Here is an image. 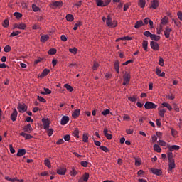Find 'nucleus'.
Masks as SVG:
<instances>
[{"label": "nucleus", "mask_w": 182, "mask_h": 182, "mask_svg": "<svg viewBox=\"0 0 182 182\" xmlns=\"http://www.w3.org/2000/svg\"><path fill=\"white\" fill-rule=\"evenodd\" d=\"M168 159L169 161L168 170V171H173L176 168V162L174 161V158H173V154L171 152L168 153Z\"/></svg>", "instance_id": "obj_1"}, {"label": "nucleus", "mask_w": 182, "mask_h": 182, "mask_svg": "<svg viewBox=\"0 0 182 182\" xmlns=\"http://www.w3.org/2000/svg\"><path fill=\"white\" fill-rule=\"evenodd\" d=\"M106 24L109 28H116L117 26V21H112V17L108 15Z\"/></svg>", "instance_id": "obj_2"}, {"label": "nucleus", "mask_w": 182, "mask_h": 182, "mask_svg": "<svg viewBox=\"0 0 182 182\" xmlns=\"http://www.w3.org/2000/svg\"><path fill=\"white\" fill-rule=\"evenodd\" d=\"M28 28V26L24 22L16 23L13 26V29H20L21 31H25Z\"/></svg>", "instance_id": "obj_3"}, {"label": "nucleus", "mask_w": 182, "mask_h": 182, "mask_svg": "<svg viewBox=\"0 0 182 182\" xmlns=\"http://www.w3.org/2000/svg\"><path fill=\"white\" fill-rule=\"evenodd\" d=\"M97 6L103 8L105 6H107L112 0H95Z\"/></svg>", "instance_id": "obj_4"}, {"label": "nucleus", "mask_w": 182, "mask_h": 182, "mask_svg": "<svg viewBox=\"0 0 182 182\" xmlns=\"http://www.w3.org/2000/svg\"><path fill=\"white\" fill-rule=\"evenodd\" d=\"M144 107L146 110H150L151 109H157V105L154 104V102L148 101L145 103Z\"/></svg>", "instance_id": "obj_5"}, {"label": "nucleus", "mask_w": 182, "mask_h": 182, "mask_svg": "<svg viewBox=\"0 0 182 182\" xmlns=\"http://www.w3.org/2000/svg\"><path fill=\"white\" fill-rule=\"evenodd\" d=\"M41 122L43 124L44 130H48L50 126V120H49V118H43Z\"/></svg>", "instance_id": "obj_6"}, {"label": "nucleus", "mask_w": 182, "mask_h": 182, "mask_svg": "<svg viewBox=\"0 0 182 182\" xmlns=\"http://www.w3.org/2000/svg\"><path fill=\"white\" fill-rule=\"evenodd\" d=\"M18 109L19 113H25V112L28 110V107L26 106V105L23 103V104L19 103L18 105Z\"/></svg>", "instance_id": "obj_7"}, {"label": "nucleus", "mask_w": 182, "mask_h": 182, "mask_svg": "<svg viewBox=\"0 0 182 182\" xmlns=\"http://www.w3.org/2000/svg\"><path fill=\"white\" fill-rule=\"evenodd\" d=\"M51 6L54 9H56V8H60L61 6H63V1H54L51 4Z\"/></svg>", "instance_id": "obj_8"}, {"label": "nucleus", "mask_w": 182, "mask_h": 182, "mask_svg": "<svg viewBox=\"0 0 182 182\" xmlns=\"http://www.w3.org/2000/svg\"><path fill=\"white\" fill-rule=\"evenodd\" d=\"M18 118V111L16 109H13V113L11 114L10 119L12 122H16V119Z\"/></svg>", "instance_id": "obj_9"}, {"label": "nucleus", "mask_w": 182, "mask_h": 182, "mask_svg": "<svg viewBox=\"0 0 182 182\" xmlns=\"http://www.w3.org/2000/svg\"><path fill=\"white\" fill-rule=\"evenodd\" d=\"M150 46L153 50H159L160 47L159 46V43L156 41H151Z\"/></svg>", "instance_id": "obj_10"}, {"label": "nucleus", "mask_w": 182, "mask_h": 182, "mask_svg": "<svg viewBox=\"0 0 182 182\" xmlns=\"http://www.w3.org/2000/svg\"><path fill=\"white\" fill-rule=\"evenodd\" d=\"M66 168L60 167L57 169V174H58L59 176H65L66 174Z\"/></svg>", "instance_id": "obj_11"}, {"label": "nucleus", "mask_w": 182, "mask_h": 182, "mask_svg": "<svg viewBox=\"0 0 182 182\" xmlns=\"http://www.w3.org/2000/svg\"><path fill=\"white\" fill-rule=\"evenodd\" d=\"M159 0H152L151 1L150 8H152V9H157V8H159Z\"/></svg>", "instance_id": "obj_12"}, {"label": "nucleus", "mask_w": 182, "mask_h": 182, "mask_svg": "<svg viewBox=\"0 0 182 182\" xmlns=\"http://www.w3.org/2000/svg\"><path fill=\"white\" fill-rule=\"evenodd\" d=\"M151 171L155 176H161V174H163V171L161 169L152 168H151Z\"/></svg>", "instance_id": "obj_13"}, {"label": "nucleus", "mask_w": 182, "mask_h": 182, "mask_svg": "<svg viewBox=\"0 0 182 182\" xmlns=\"http://www.w3.org/2000/svg\"><path fill=\"white\" fill-rule=\"evenodd\" d=\"M171 28H170L168 26L166 27L165 31H164V33L166 39H168V38H170V33H171Z\"/></svg>", "instance_id": "obj_14"}, {"label": "nucleus", "mask_w": 182, "mask_h": 182, "mask_svg": "<svg viewBox=\"0 0 182 182\" xmlns=\"http://www.w3.org/2000/svg\"><path fill=\"white\" fill-rule=\"evenodd\" d=\"M167 148L169 151H174V150H180V146L178 145H167Z\"/></svg>", "instance_id": "obj_15"}, {"label": "nucleus", "mask_w": 182, "mask_h": 182, "mask_svg": "<svg viewBox=\"0 0 182 182\" xmlns=\"http://www.w3.org/2000/svg\"><path fill=\"white\" fill-rule=\"evenodd\" d=\"M130 74H125V76L124 77L123 86H126V85H127L129 82H130Z\"/></svg>", "instance_id": "obj_16"}, {"label": "nucleus", "mask_w": 182, "mask_h": 182, "mask_svg": "<svg viewBox=\"0 0 182 182\" xmlns=\"http://www.w3.org/2000/svg\"><path fill=\"white\" fill-rule=\"evenodd\" d=\"M69 122V117L68 116H63L61 118L60 124L62 126H65V124H68V122Z\"/></svg>", "instance_id": "obj_17"}, {"label": "nucleus", "mask_w": 182, "mask_h": 182, "mask_svg": "<svg viewBox=\"0 0 182 182\" xmlns=\"http://www.w3.org/2000/svg\"><path fill=\"white\" fill-rule=\"evenodd\" d=\"M26 154V150L25 149H21L18 150L17 157H22V156H25Z\"/></svg>", "instance_id": "obj_18"}, {"label": "nucleus", "mask_w": 182, "mask_h": 182, "mask_svg": "<svg viewBox=\"0 0 182 182\" xmlns=\"http://www.w3.org/2000/svg\"><path fill=\"white\" fill-rule=\"evenodd\" d=\"M73 119H77L79 116H80V109H75L72 114Z\"/></svg>", "instance_id": "obj_19"}, {"label": "nucleus", "mask_w": 182, "mask_h": 182, "mask_svg": "<svg viewBox=\"0 0 182 182\" xmlns=\"http://www.w3.org/2000/svg\"><path fill=\"white\" fill-rule=\"evenodd\" d=\"M20 136H22L23 137H24V139L26 140H31V139H32V137H33L32 135H31L29 134H26L25 132H21L20 134Z\"/></svg>", "instance_id": "obj_20"}, {"label": "nucleus", "mask_w": 182, "mask_h": 182, "mask_svg": "<svg viewBox=\"0 0 182 182\" xmlns=\"http://www.w3.org/2000/svg\"><path fill=\"white\" fill-rule=\"evenodd\" d=\"M70 173L71 177H75V176H77L79 172L76 170L75 167H72L70 171Z\"/></svg>", "instance_id": "obj_21"}, {"label": "nucleus", "mask_w": 182, "mask_h": 182, "mask_svg": "<svg viewBox=\"0 0 182 182\" xmlns=\"http://www.w3.org/2000/svg\"><path fill=\"white\" fill-rule=\"evenodd\" d=\"M23 132H26L27 133H31V132H32V127H31V124H28L27 125H26L23 129Z\"/></svg>", "instance_id": "obj_22"}, {"label": "nucleus", "mask_w": 182, "mask_h": 182, "mask_svg": "<svg viewBox=\"0 0 182 182\" xmlns=\"http://www.w3.org/2000/svg\"><path fill=\"white\" fill-rule=\"evenodd\" d=\"M144 23H143V21L139 20L135 23L134 28L135 29H139V28H141Z\"/></svg>", "instance_id": "obj_23"}, {"label": "nucleus", "mask_w": 182, "mask_h": 182, "mask_svg": "<svg viewBox=\"0 0 182 182\" xmlns=\"http://www.w3.org/2000/svg\"><path fill=\"white\" fill-rule=\"evenodd\" d=\"M82 141L83 143H89V134L84 133L82 134Z\"/></svg>", "instance_id": "obj_24"}, {"label": "nucleus", "mask_w": 182, "mask_h": 182, "mask_svg": "<svg viewBox=\"0 0 182 182\" xmlns=\"http://www.w3.org/2000/svg\"><path fill=\"white\" fill-rule=\"evenodd\" d=\"M156 75L159 77H164L166 76V73L164 72H161L160 68H156Z\"/></svg>", "instance_id": "obj_25"}, {"label": "nucleus", "mask_w": 182, "mask_h": 182, "mask_svg": "<svg viewBox=\"0 0 182 182\" xmlns=\"http://www.w3.org/2000/svg\"><path fill=\"white\" fill-rule=\"evenodd\" d=\"M161 106H163V107H166V109H168L169 112H171L173 110V107H171V105H170V104H168V102H163L161 104Z\"/></svg>", "instance_id": "obj_26"}, {"label": "nucleus", "mask_w": 182, "mask_h": 182, "mask_svg": "<svg viewBox=\"0 0 182 182\" xmlns=\"http://www.w3.org/2000/svg\"><path fill=\"white\" fill-rule=\"evenodd\" d=\"M40 41L41 42H43V43H45V42H47V41H49V36L48 35L41 36Z\"/></svg>", "instance_id": "obj_27"}, {"label": "nucleus", "mask_w": 182, "mask_h": 182, "mask_svg": "<svg viewBox=\"0 0 182 182\" xmlns=\"http://www.w3.org/2000/svg\"><path fill=\"white\" fill-rule=\"evenodd\" d=\"M158 110L159 112V116L161 117H164V114H166V110L163 107H161L160 108H158Z\"/></svg>", "instance_id": "obj_28"}, {"label": "nucleus", "mask_w": 182, "mask_h": 182, "mask_svg": "<svg viewBox=\"0 0 182 182\" xmlns=\"http://www.w3.org/2000/svg\"><path fill=\"white\" fill-rule=\"evenodd\" d=\"M44 165L48 167V168H52V165L50 164V161L48 159H46L44 160Z\"/></svg>", "instance_id": "obj_29"}, {"label": "nucleus", "mask_w": 182, "mask_h": 182, "mask_svg": "<svg viewBox=\"0 0 182 182\" xmlns=\"http://www.w3.org/2000/svg\"><path fill=\"white\" fill-rule=\"evenodd\" d=\"M168 23V18L167 16H164L161 20V25L163 26V25H167Z\"/></svg>", "instance_id": "obj_30"}, {"label": "nucleus", "mask_w": 182, "mask_h": 182, "mask_svg": "<svg viewBox=\"0 0 182 182\" xmlns=\"http://www.w3.org/2000/svg\"><path fill=\"white\" fill-rule=\"evenodd\" d=\"M154 150L156 151V153H161V148L159 144H154Z\"/></svg>", "instance_id": "obj_31"}, {"label": "nucleus", "mask_w": 182, "mask_h": 182, "mask_svg": "<svg viewBox=\"0 0 182 182\" xmlns=\"http://www.w3.org/2000/svg\"><path fill=\"white\" fill-rule=\"evenodd\" d=\"M65 19L68 21V22H73V21L75 19L73 17V15L72 14H67L65 16Z\"/></svg>", "instance_id": "obj_32"}, {"label": "nucleus", "mask_w": 182, "mask_h": 182, "mask_svg": "<svg viewBox=\"0 0 182 182\" xmlns=\"http://www.w3.org/2000/svg\"><path fill=\"white\" fill-rule=\"evenodd\" d=\"M114 69H115V71L117 72V73H119V70L120 69V66L119 65V60H116L114 62Z\"/></svg>", "instance_id": "obj_33"}, {"label": "nucleus", "mask_w": 182, "mask_h": 182, "mask_svg": "<svg viewBox=\"0 0 182 182\" xmlns=\"http://www.w3.org/2000/svg\"><path fill=\"white\" fill-rule=\"evenodd\" d=\"M148 46H149V42L146 40L143 41V43H142V48L143 49L147 52V48H148Z\"/></svg>", "instance_id": "obj_34"}, {"label": "nucleus", "mask_w": 182, "mask_h": 182, "mask_svg": "<svg viewBox=\"0 0 182 182\" xmlns=\"http://www.w3.org/2000/svg\"><path fill=\"white\" fill-rule=\"evenodd\" d=\"M151 39L152 41H160L161 37H160V36H159V35L151 34Z\"/></svg>", "instance_id": "obj_35"}, {"label": "nucleus", "mask_w": 182, "mask_h": 182, "mask_svg": "<svg viewBox=\"0 0 182 182\" xmlns=\"http://www.w3.org/2000/svg\"><path fill=\"white\" fill-rule=\"evenodd\" d=\"M21 32L20 31H13L11 34H10V38H14V36H18V35H21Z\"/></svg>", "instance_id": "obj_36"}, {"label": "nucleus", "mask_w": 182, "mask_h": 182, "mask_svg": "<svg viewBox=\"0 0 182 182\" xmlns=\"http://www.w3.org/2000/svg\"><path fill=\"white\" fill-rule=\"evenodd\" d=\"M50 93H52V90L48 88H44V91L41 92V95H50Z\"/></svg>", "instance_id": "obj_37"}, {"label": "nucleus", "mask_w": 182, "mask_h": 182, "mask_svg": "<svg viewBox=\"0 0 182 182\" xmlns=\"http://www.w3.org/2000/svg\"><path fill=\"white\" fill-rule=\"evenodd\" d=\"M138 6L141 8H144L146 6V0H139Z\"/></svg>", "instance_id": "obj_38"}, {"label": "nucleus", "mask_w": 182, "mask_h": 182, "mask_svg": "<svg viewBox=\"0 0 182 182\" xmlns=\"http://www.w3.org/2000/svg\"><path fill=\"white\" fill-rule=\"evenodd\" d=\"M64 87L68 90V92H73V87L69 84H65Z\"/></svg>", "instance_id": "obj_39"}, {"label": "nucleus", "mask_w": 182, "mask_h": 182, "mask_svg": "<svg viewBox=\"0 0 182 182\" xmlns=\"http://www.w3.org/2000/svg\"><path fill=\"white\" fill-rule=\"evenodd\" d=\"M79 129L75 128L74 132H73V136L74 137H75L76 139H79Z\"/></svg>", "instance_id": "obj_40"}, {"label": "nucleus", "mask_w": 182, "mask_h": 182, "mask_svg": "<svg viewBox=\"0 0 182 182\" xmlns=\"http://www.w3.org/2000/svg\"><path fill=\"white\" fill-rule=\"evenodd\" d=\"M89 177H90L89 173H85V174L81 178H82V179L85 182H87V181H89Z\"/></svg>", "instance_id": "obj_41"}, {"label": "nucleus", "mask_w": 182, "mask_h": 182, "mask_svg": "<svg viewBox=\"0 0 182 182\" xmlns=\"http://www.w3.org/2000/svg\"><path fill=\"white\" fill-rule=\"evenodd\" d=\"M159 146H161L162 147H166V146H167V142L166 141H164V140H161L160 139L159 141H158Z\"/></svg>", "instance_id": "obj_42"}, {"label": "nucleus", "mask_w": 182, "mask_h": 182, "mask_svg": "<svg viewBox=\"0 0 182 182\" xmlns=\"http://www.w3.org/2000/svg\"><path fill=\"white\" fill-rule=\"evenodd\" d=\"M3 28H8L9 26V20L5 19L2 23Z\"/></svg>", "instance_id": "obj_43"}, {"label": "nucleus", "mask_w": 182, "mask_h": 182, "mask_svg": "<svg viewBox=\"0 0 182 182\" xmlns=\"http://www.w3.org/2000/svg\"><path fill=\"white\" fill-rule=\"evenodd\" d=\"M56 48H51L48 51V55H56Z\"/></svg>", "instance_id": "obj_44"}, {"label": "nucleus", "mask_w": 182, "mask_h": 182, "mask_svg": "<svg viewBox=\"0 0 182 182\" xmlns=\"http://www.w3.org/2000/svg\"><path fill=\"white\" fill-rule=\"evenodd\" d=\"M50 72L49 69H44L41 73V76L45 77L47 76L48 74Z\"/></svg>", "instance_id": "obj_45"}, {"label": "nucleus", "mask_w": 182, "mask_h": 182, "mask_svg": "<svg viewBox=\"0 0 182 182\" xmlns=\"http://www.w3.org/2000/svg\"><path fill=\"white\" fill-rule=\"evenodd\" d=\"M79 26H82V22L77 21V23L75 24V26L73 27V31H77V28H79Z\"/></svg>", "instance_id": "obj_46"}, {"label": "nucleus", "mask_w": 182, "mask_h": 182, "mask_svg": "<svg viewBox=\"0 0 182 182\" xmlns=\"http://www.w3.org/2000/svg\"><path fill=\"white\" fill-rule=\"evenodd\" d=\"M69 52L73 53V55H76V53H77V48H76V47H74L73 48H69Z\"/></svg>", "instance_id": "obj_47"}, {"label": "nucleus", "mask_w": 182, "mask_h": 182, "mask_svg": "<svg viewBox=\"0 0 182 182\" xmlns=\"http://www.w3.org/2000/svg\"><path fill=\"white\" fill-rule=\"evenodd\" d=\"M128 100H129V102H132V103H134V102H137V97H136L135 96L129 97Z\"/></svg>", "instance_id": "obj_48"}, {"label": "nucleus", "mask_w": 182, "mask_h": 182, "mask_svg": "<svg viewBox=\"0 0 182 182\" xmlns=\"http://www.w3.org/2000/svg\"><path fill=\"white\" fill-rule=\"evenodd\" d=\"M159 65L164 66V59H163L161 57H159Z\"/></svg>", "instance_id": "obj_49"}, {"label": "nucleus", "mask_w": 182, "mask_h": 182, "mask_svg": "<svg viewBox=\"0 0 182 182\" xmlns=\"http://www.w3.org/2000/svg\"><path fill=\"white\" fill-rule=\"evenodd\" d=\"M109 113H110V109H107L102 111L101 112V114H102V116H107V114H109Z\"/></svg>", "instance_id": "obj_50"}, {"label": "nucleus", "mask_w": 182, "mask_h": 182, "mask_svg": "<svg viewBox=\"0 0 182 182\" xmlns=\"http://www.w3.org/2000/svg\"><path fill=\"white\" fill-rule=\"evenodd\" d=\"M100 150H102V151H105V153H109V148L105 146H100Z\"/></svg>", "instance_id": "obj_51"}, {"label": "nucleus", "mask_w": 182, "mask_h": 182, "mask_svg": "<svg viewBox=\"0 0 182 182\" xmlns=\"http://www.w3.org/2000/svg\"><path fill=\"white\" fill-rule=\"evenodd\" d=\"M123 120L124 122H130V120H131L130 116H129L128 114H124L123 116Z\"/></svg>", "instance_id": "obj_52"}, {"label": "nucleus", "mask_w": 182, "mask_h": 182, "mask_svg": "<svg viewBox=\"0 0 182 182\" xmlns=\"http://www.w3.org/2000/svg\"><path fill=\"white\" fill-rule=\"evenodd\" d=\"M141 165V161L139 159H135V166L136 167H140Z\"/></svg>", "instance_id": "obj_53"}, {"label": "nucleus", "mask_w": 182, "mask_h": 182, "mask_svg": "<svg viewBox=\"0 0 182 182\" xmlns=\"http://www.w3.org/2000/svg\"><path fill=\"white\" fill-rule=\"evenodd\" d=\"M171 135L173 136V137H176V136H177V130L174 129L173 128L171 129Z\"/></svg>", "instance_id": "obj_54"}, {"label": "nucleus", "mask_w": 182, "mask_h": 182, "mask_svg": "<svg viewBox=\"0 0 182 182\" xmlns=\"http://www.w3.org/2000/svg\"><path fill=\"white\" fill-rule=\"evenodd\" d=\"M47 134L48 136H50L52 134H53V129H47Z\"/></svg>", "instance_id": "obj_55"}, {"label": "nucleus", "mask_w": 182, "mask_h": 182, "mask_svg": "<svg viewBox=\"0 0 182 182\" xmlns=\"http://www.w3.org/2000/svg\"><path fill=\"white\" fill-rule=\"evenodd\" d=\"M14 16L17 18V19H19V18H22V14L19 12H15L14 13Z\"/></svg>", "instance_id": "obj_56"}, {"label": "nucleus", "mask_w": 182, "mask_h": 182, "mask_svg": "<svg viewBox=\"0 0 182 182\" xmlns=\"http://www.w3.org/2000/svg\"><path fill=\"white\" fill-rule=\"evenodd\" d=\"M11 48L9 46H6L4 47V51L6 52V53H8L9 52H11Z\"/></svg>", "instance_id": "obj_57"}, {"label": "nucleus", "mask_w": 182, "mask_h": 182, "mask_svg": "<svg viewBox=\"0 0 182 182\" xmlns=\"http://www.w3.org/2000/svg\"><path fill=\"white\" fill-rule=\"evenodd\" d=\"M37 99H38V100L41 102V103H46V100H45V98H43L41 96H38Z\"/></svg>", "instance_id": "obj_58"}, {"label": "nucleus", "mask_w": 182, "mask_h": 182, "mask_svg": "<svg viewBox=\"0 0 182 182\" xmlns=\"http://www.w3.org/2000/svg\"><path fill=\"white\" fill-rule=\"evenodd\" d=\"M5 180H7V181H11V182L16 181V178H10L9 176H6Z\"/></svg>", "instance_id": "obj_59"}, {"label": "nucleus", "mask_w": 182, "mask_h": 182, "mask_svg": "<svg viewBox=\"0 0 182 182\" xmlns=\"http://www.w3.org/2000/svg\"><path fill=\"white\" fill-rule=\"evenodd\" d=\"M81 166H82V167H87L89 162L86 161H82L80 162Z\"/></svg>", "instance_id": "obj_60"}, {"label": "nucleus", "mask_w": 182, "mask_h": 182, "mask_svg": "<svg viewBox=\"0 0 182 182\" xmlns=\"http://www.w3.org/2000/svg\"><path fill=\"white\" fill-rule=\"evenodd\" d=\"M32 9L34 12H38V11H39V7H38L36 4H32Z\"/></svg>", "instance_id": "obj_61"}, {"label": "nucleus", "mask_w": 182, "mask_h": 182, "mask_svg": "<svg viewBox=\"0 0 182 182\" xmlns=\"http://www.w3.org/2000/svg\"><path fill=\"white\" fill-rule=\"evenodd\" d=\"M129 8H130V3H126L124 6V12H126V11H127V9H129Z\"/></svg>", "instance_id": "obj_62"}, {"label": "nucleus", "mask_w": 182, "mask_h": 182, "mask_svg": "<svg viewBox=\"0 0 182 182\" xmlns=\"http://www.w3.org/2000/svg\"><path fill=\"white\" fill-rule=\"evenodd\" d=\"M99 66H100L99 63L97 62H95L92 67L93 70H97V68H99Z\"/></svg>", "instance_id": "obj_63"}, {"label": "nucleus", "mask_w": 182, "mask_h": 182, "mask_svg": "<svg viewBox=\"0 0 182 182\" xmlns=\"http://www.w3.org/2000/svg\"><path fill=\"white\" fill-rule=\"evenodd\" d=\"M177 16H178V19H179L180 21H182V12H181V11H178V12L177 13Z\"/></svg>", "instance_id": "obj_64"}]
</instances>
